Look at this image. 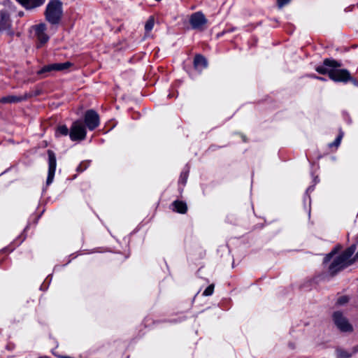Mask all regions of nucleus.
Masks as SVG:
<instances>
[{
    "label": "nucleus",
    "instance_id": "nucleus-4",
    "mask_svg": "<svg viewBox=\"0 0 358 358\" xmlns=\"http://www.w3.org/2000/svg\"><path fill=\"white\" fill-rule=\"evenodd\" d=\"M329 78L335 82H347L351 80L350 73L346 69L332 67L329 72Z\"/></svg>",
    "mask_w": 358,
    "mask_h": 358
},
{
    "label": "nucleus",
    "instance_id": "nucleus-18",
    "mask_svg": "<svg viewBox=\"0 0 358 358\" xmlns=\"http://www.w3.org/2000/svg\"><path fill=\"white\" fill-rule=\"evenodd\" d=\"M214 285H210L203 292L204 296H210L213 293Z\"/></svg>",
    "mask_w": 358,
    "mask_h": 358
},
{
    "label": "nucleus",
    "instance_id": "nucleus-5",
    "mask_svg": "<svg viewBox=\"0 0 358 358\" xmlns=\"http://www.w3.org/2000/svg\"><path fill=\"white\" fill-rule=\"evenodd\" d=\"M71 63L66 62L64 63H54L44 66L41 70L38 71V75L46 74L52 71H64L71 66Z\"/></svg>",
    "mask_w": 358,
    "mask_h": 358
},
{
    "label": "nucleus",
    "instance_id": "nucleus-12",
    "mask_svg": "<svg viewBox=\"0 0 358 358\" xmlns=\"http://www.w3.org/2000/svg\"><path fill=\"white\" fill-rule=\"evenodd\" d=\"M194 64L197 70L201 71L207 66V62L203 57L197 55L194 58Z\"/></svg>",
    "mask_w": 358,
    "mask_h": 358
},
{
    "label": "nucleus",
    "instance_id": "nucleus-13",
    "mask_svg": "<svg viewBox=\"0 0 358 358\" xmlns=\"http://www.w3.org/2000/svg\"><path fill=\"white\" fill-rule=\"evenodd\" d=\"M356 350H353L352 352L348 351L343 348H337L336 350V358H350Z\"/></svg>",
    "mask_w": 358,
    "mask_h": 358
},
{
    "label": "nucleus",
    "instance_id": "nucleus-15",
    "mask_svg": "<svg viewBox=\"0 0 358 358\" xmlns=\"http://www.w3.org/2000/svg\"><path fill=\"white\" fill-rule=\"evenodd\" d=\"M69 133V129L66 126H59L56 130L55 134L57 136H66Z\"/></svg>",
    "mask_w": 358,
    "mask_h": 358
},
{
    "label": "nucleus",
    "instance_id": "nucleus-11",
    "mask_svg": "<svg viewBox=\"0 0 358 358\" xmlns=\"http://www.w3.org/2000/svg\"><path fill=\"white\" fill-rule=\"evenodd\" d=\"M26 9H32L43 5L45 0H16Z\"/></svg>",
    "mask_w": 358,
    "mask_h": 358
},
{
    "label": "nucleus",
    "instance_id": "nucleus-17",
    "mask_svg": "<svg viewBox=\"0 0 358 358\" xmlns=\"http://www.w3.org/2000/svg\"><path fill=\"white\" fill-rule=\"evenodd\" d=\"M155 20L152 17H150L145 24L146 32H150L154 27Z\"/></svg>",
    "mask_w": 358,
    "mask_h": 358
},
{
    "label": "nucleus",
    "instance_id": "nucleus-21",
    "mask_svg": "<svg viewBox=\"0 0 358 358\" xmlns=\"http://www.w3.org/2000/svg\"><path fill=\"white\" fill-rule=\"evenodd\" d=\"M187 178V174L186 173H182L180 179V182L182 184H185L186 182Z\"/></svg>",
    "mask_w": 358,
    "mask_h": 358
},
{
    "label": "nucleus",
    "instance_id": "nucleus-6",
    "mask_svg": "<svg viewBox=\"0 0 358 358\" xmlns=\"http://www.w3.org/2000/svg\"><path fill=\"white\" fill-rule=\"evenodd\" d=\"M85 122L89 129H95L99 124V115L94 110H88L85 115Z\"/></svg>",
    "mask_w": 358,
    "mask_h": 358
},
{
    "label": "nucleus",
    "instance_id": "nucleus-14",
    "mask_svg": "<svg viewBox=\"0 0 358 358\" xmlns=\"http://www.w3.org/2000/svg\"><path fill=\"white\" fill-rule=\"evenodd\" d=\"M174 209L179 213H185L187 211V205L182 201H176L173 203Z\"/></svg>",
    "mask_w": 358,
    "mask_h": 358
},
{
    "label": "nucleus",
    "instance_id": "nucleus-9",
    "mask_svg": "<svg viewBox=\"0 0 358 358\" xmlns=\"http://www.w3.org/2000/svg\"><path fill=\"white\" fill-rule=\"evenodd\" d=\"M49 157V169L48 176L47 178V185H50L52 181L56 169V158L54 153L52 151H48Z\"/></svg>",
    "mask_w": 358,
    "mask_h": 358
},
{
    "label": "nucleus",
    "instance_id": "nucleus-3",
    "mask_svg": "<svg viewBox=\"0 0 358 358\" xmlns=\"http://www.w3.org/2000/svg\"><path fill=\"white\" fill-rule=\"evenodd\" d=\"M69 136L72 141H80L85 138V127L81 122L76 121L73 123L71 127Z\"/></svg>",
    "mask_w": 358,
    "mask_h": 358
},
{
    "label": "nucleus",
    "instance_id": "nucleus-22",
    "mask_svg": "<svg viewBox=\"0 0 358 358\" xmlns=\"http://www.w3.org/2000/svg\"><path fill=\"white\" fill-rule=\"evenodd\" d=\"M290 0H278V4L279 7H282L285 4L289 2Z\"/></svg>",
    "mask_w": 358,
    "mask_h": 358
},
{
    "label": "nucleus",
    "instance_id": "nucleus-7",
    "mask_svg": "<svg viewBox=\"0 0 358 358\" xmlns=\"http://www.w3.org/2000/svg\"><path fill=\"white\" fill-rule=\"evenodd\" d=\"M189 22L193 28L201 29L206 24L207 20L201 13L198 12L192 15Z\"/></svg>",
    "mask_w": 358,
    "mask_h": 358
},
{
    "label": "nucleus",
    "instance_id": "nucleus-20",
    "mask_svg": "<svg viewBox=\"0 0 358 358\" xmlns=\"http://www.w3.org/2000/svg\"><path fill=\"white\" fill-rule=\"evenodd\" d=\"M343 136V134L341 133L338 135V136L336 138L335 141L330 145V146L335 145L336 147H338L340 145V143H341V139H342Z\"/></svg>",
    "mask_w": 358,
    "mask_h": 358
},
{
    "label": "nucleus",
    "instance_id": "nucleus-10",
    "mask_svg": "<svg viewBox=\"0 0 358 358\" xmlns=\"http://www.w3.org/2000/svg\"><path fill=\"white\" fill-rule=\"evenodd\" d=\"M34 29L40 45L45 43L49 39V37L45 32L46 30L45 24L43 23L37 24L34 27Z\"/></svg>",
    "mask_w": 358,
    "mask_h": 358
},
{
    "label": "nucleus",
    "instance_id": "nucleus-24",
    "mask_svg": "<svg viewBox=\"0 0 358 358\" xmlns=\"http://www.w3.org/2000/svg\"><path fill=\"white\" fill-rule=\"evenodd\" d=\"M66 358H69V357H66Z\"/></svg>",
    "mask_w": 358,
    "mask_h": 358
},
{
    "label": "nucleus",
    "instance_id": "nucleus-2",
    "mask_svg": "<svg viewBox=\"0 0 358 358\" xmlns=\"http://www.w3.org/2000/svg\"><path fill=\"white\" fill-rule=\"evenodd\" d=\"M334 325L341 332L352 333L354 330L352 324L343 313L336 311L332 315Z\"/></svg>",
    "mask_w": 358,
    "mask_h": 358
},
{
    "label": "nucleus",
    "instance_id": "nucleus-23",
    "mask_svg": "<svg viewBox=\"0 0 358 358\" xmlns=\"http://www.w3.org/2000/svg\"><path fill=\"white\" fill-rule=\"evenodd\" d=\"M316 78L320 80H324V78H321V77H315Z\"/></svg>",
    "mask_w": 358,
    "mask_h": 358
},
{
    "label": "nucleus",
    "instance_id": "nucleus-19",
    "mask_svg": "<svg viewBox=\"0 0 358 358\" xmlns=\"http://www.w3.org/2000/svg\"><path fill=\"white\" fill-rule=\"evenodd\" d=\"M349 301V298L348 296H341L338 301H337V303L339 304V305H344L346 303H348Z\"/></svg>",
    "mask_w": 358,
    "mask_h": 358
},
{
    "label": "nucleus",
    "instance_id": "nucleus-8",
    "mask_svg": "<svg viewBox=\"0 0 358 358\" xmlns=\"http://www.w3.org/2000/svg\"><path fill=\"white\" fill-rule=\"evenodd\" d=\"M341 64L335 60L327 59L324 61V65L317 66L316 71L321 74H328L329 76V72L332 67H340Z\"/></svg>",
    "mask_w": 358,
    "mask_h": 358
},
{
    "label": "nucleus",
    "instance_id": "nucleus-16",
    "mask_svg": "<svg viewBox=\"0 0 358 358\" xmlns=\"http://www.w3.org/2000/svg\"><path fill=\"white\" fill-rule=\"evenodd\" d=\"M19 100H20V99L16 97V96H5V97H2L0 99V102L3 103H13V102L18 101Z\"/></svg>",
    "mask_w": 358,
    "mask_h": 358
},
{
    "label": "nucleus",
    "instance_id": "nucleus-1",
    "mask_svg": "<svg viewBox=\"0 0 358 358\" xmlns=\"http://www.w3.org/2000/svg\"><path fill=\"white\" fill-rule=\"evenodd\" d=\"M62 3L59 0H52L46 6L45 15L46 20L52 24H58L62 17Z\"/></svg>",
    "mask_w": 358,
    "mask_h": 358
}]
</instances>
